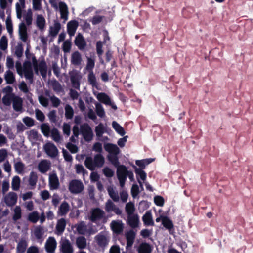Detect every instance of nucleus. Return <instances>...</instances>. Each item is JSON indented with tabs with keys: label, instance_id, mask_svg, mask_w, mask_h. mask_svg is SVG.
Segmentation results:
<instances>
[{
	"label": "nucleus",
	"instance_id": "bf43d9fd",
	"mask_svg": "<svg viewBox=\"0 0 253 253\" xmlns=\"http://www.w3.org/2000/svg\"><path fill=\"white\" fill-rule=\"evenodd\" d=\"M6 26L8 32L11 34L13 32V24L10 16H8L7 17L6 20Z\"/></svg>",
	"mask_w": 253,
	"mask_h": 253
},
{
	"label": "nucleus",
	"instance_id": "7ed1b4c3",
	"mask_svg": "<svg viewBox=\"0 0 253 253\" xmlns=\"http://www.w3.org/2000/svg\"><path fill=\"white\" fill-rule=\"evenodd\" d=\"M32 64L36 74H38L39 71L42 77H46L47 73V66L44 59L40 61L38 64L37 60L34 55L32 57Z\"/></svg>",
	"mask_w": 253,
	"mask_h": 253
},
{
	"label": "nucleus",
	"instance_id": "79ce46f5",
	"mask_svg": "<svg viewBox=\"0 0 253 253\" xmlns=\"http://www.w3.org/2000/svg\"><path fill=\"white\" fill-rule=\"evenodd\" d=\"M88 82L89 84L91 85L93 87H96L97 85L96 78L93 71L89 72L88 75Z\"/></svg>",
	"mask_w": 253,
	"mask_h": 253
},
{
	"label": "nucleus",
	"instance_id": "f03ea898",
	"mask_svg": "<svg viewBox=\"0 0 253 253\" xmlns=\"http://www.w3.org/2000/svg\"><path fill=\"white\" fill-rule=\"evenodd\" d=\"M105 151L109 153L107 159L115 167L120 164L118 155L120 152V149L116 145L112 143H106L104 145Z\"/></svg>",
	"mask_w": 253,
	"mask_h": 253
},
{
	"label": "nucleus",
	"instance_id": "f704fd0d",
	"mask_svg": "<svg viewBox=\"0 0 253 253\" xmlns=\"http://www.w3.org/2000/svg\"><path fill=\"white\" fill-rule=\"evenodd\" d=\"M117 176H127V173L128 172V170L127 168L123 165H119L118 167H117Z\"/></svg>",
	"mask_w": 253,
	"mask_h": 253
},
{
	"label": "nucleus",
	"instance_id": "a19ab883",
	"mask_svg": "<svg viewBox=\"0 0 253 253\" xmlns=\"http://www.w3.org/2000/svg\"><path fill=\"white\" fill-rule=\"evenodd\" d=\"M135 206L133 203L129 202L126 204L125 210L127 215L133 214L135 211Z\"/></svg>",
	"mask_w": 253,
	"mask_h": 253
},
{
	"label": "nucleus",
	"instance_id": "0eeeda50",
	"mask_svg": "<svg viewBox=\"0 0 253 253\" xmlns=\"http://www.w3.org/2000/svg\"><path fill=\"white\" fill-rule=\"evenodd\" d=\"M105 211L108 213L114 212L116 214L120 215L122 213V211L110 200L108 199L105 205Z\"/></svg>",
	"mask_w": 253,
	"mask_h": 253
},
{
	"label": "nucleus",
	"instance_id": "e433bc0d",
	"mask_svg": "<svg viewBox=\"0 0 253 253\" xmlns=\"http://www.w3.org/2000/svg\"><path fill=\"white\" fill-rule=\"evenodd\" d=\"M97 99L105 104L110 105L111 104L110 97L105 93H99L97 95Z\"/></svg>",
	"mask_w": 253,
	"mask_h": 253
},
{
	"label": "nucleus",
	"instance_id": "680f3d73",
	"mask_svg": "<svg viewBox=\"0 0 253 253\" xmlns=\"http://www.w3.org/2000/svg\"><path fill=\"white\" fill-rule=\"evenodd\" d=\"M66 147L73 154L76 153L78 151V147L70 142L67 143Z\"/></svg>",
	"mask_w": 253,
	"mask_h": 253
},
{
	"label": "nucleus",
	"instance_id": "c9c22d12",
	"mask_svg": "<svg viewBox=\"0 0 253 253\" xmlns=\"http://www.w3.org/2000/svg\"><path fill=\"white\" fill-rule=\"evenodd\" d=\"M85 166L90 170H94L95 168V165L94 163V160L91 157H87L84 161Z\"/></svg>",
	"mask_w": 253,
	"mask_h": 253
},
{
	"label": "nucleus",
	"instance_id": "a18cd8bd",
	"mask_svg": "<svg viewBox=\"0 0 253 253\" xmlns=\"http://www.w3.org/2000/svg\"><path fill=\"white\" fill-rule=\"evenodd\" d=\"M51 137L53 140L56 142H59L61 141V137L58 130L56 128H53L51 131Z\"/></svg>",
	"mask_w": 253,
	"mask_h": 253
},
{
	"label": "nucleus",
	"instance_id": "c85d7f7f",
	"mask_svg": "<svg viewBox=\"0 0 253 253\" xmlns=\"http://www.w3.org/2000/svg\"><path fill=\"white\" fill-rule=\"evenodd\" d=\"M93 160L95 167L98 168L102 167L105 162L104 158L101 154L95 155Z\"/></svg>",
	"mask_w": 253,
	"mask_h": 253
},
{
	"label": "nucleus",
	"instance_id": "de8ad7c7",
	"mask_svg": "<svg viewBox=\"0 0 253 253\" xmlns=\"http://www.w3.org/2000/svg\"><path fill=\"white\" fill-rule=\"evenodd\" d=\"M71 82L73 87L79 89L80 83L79 78L77 75H72L70 77Z\"/></svg>",
	"mask_w": 253,
	"mask_h": 253
},
{
	"label": "nucleus",
	"instance_id": "c756f323",
	"mask_svg": "<svg viewBox=\"0 0 253 253\" xmlns=\"http://www.w3.org/2000/svg\"><path fill=\"white\" fill-rule=\"evenodd\" d=\"M15 171L18 174H23L25 169V164L21 161L16 162L14 164Z\"/></svg>",
	"mask_w": 253,
	"mask_h": 253
},
{
	"label": "nucleus",
	"instance_id": "c03bdc74",
	"mask_svg": "<svg viewBox=\"0 0 253 253\" xmlns=\"http://www.w3.org/2000/svg\"><path fill=\"white\" fill-rule=\"evenodd\" d=\"M86 225L84 221H81L76 225V230L79 234L84 235L86 231Z\"/></svg>",
	"mask_w": 253,
	"mask_h": 253
},
{
	"label": "nucleus",
	"instance_id": "f257e3e1",
	"mask_svg": "<svg viewBox=\"0 0 253 253\" xmlns=\"http://www.w3.org/2000/svg\"><path fill=\"white\" fill-rule=\"evenodd\" d=\"M15 67L17 72L19 76L22 77L24 73L25 78L30 83L33 82L34 74L32 68V63L30 61H25L23 63V67L20 61H16Z\"/></svg>",
	"mask_w": 253,
	"mask_h": 253
},
{
	"label": "nucleus",
	"instance_id": "69168bd1",
	"mask_svg": "<svg viewBox=\"0 0 253 253\" xmlns=\"http://www.w3.org/2000/svg\"><path fill=\"white\" fill-rule=\"evenodd\" d=\"M95 66V62L94 60L91 58H88L87 59V65L86 66V69L89 71V72H91L93 71V69L94 68Z\"/></svg>",
	"mask_w": 253,
	"mask_h": 253
},
{
	"label": "nucleus",
	"instance_id": "4d7b16f0",
	"mask_svg": "<svg viewBox=\"0 0 253 253\" xmlns=\"http://www.w3.org/2000/svg\"><path fill=\"white\" fill-rule=\"evenodd\" d=\"M32 12L31 9H29L27 11V12L25 16V20L26 23V24L28 26H29L32 24Z\"/></svg>",
	"mask_w": 253,
	"mask_h": 253
},
{
	"label": "nucleus",
	"instance_id": "603ef678",
	"mask_svg": "<svg viewBox=\"0 0 253 253\" xmlns=\"http://www.w3.org/2000/svg\"><path fill=\"white\" fill-rule=\"evenodd\" d=\"M133 168L135 169V172L137 176H139V178L143 181H144L146 179V173L141 169L137 168L136 166H133Z\"/></svg>",
	"mask_w": 253,
	"mask_h": 253
},
{
	"label": "nucleus",
	"instance_id": "412c9836",
	"mask_svg": "<svg viewBox=\"0 0 253 253\" xmlns=\"http://www.w3.org/2000/svg\"><path fill=\"white\" fill-rule=\"evenodd\" d=\"M142 220L146 226H154L155 223L152 219V213L150 211H147L143 216Z\"/></svg>",
	"mask_w": 253,
	"mask_h": 253
},
{
	"label": "nucleus",
	"instance_id": "b1692460",
	"mask_svg": "<svg viewBox=\"0 0 253 253\" xmlns=\"http://www.w3.org/2000/svg\"><path fill=\"white\" fill-rule=\"evenodd\" d=\"M162 224L166 229L169 231L170 233L171 231L174 230V225L172 221L168 216H165V217H164Z\"/></svg>",
	"mask_w": 253,
	"mask_h": 253
},
{
	"label": "nucleus",
	"instance_id": "0e129e2a",
	"mask_svg": "<svg viewBox=\"0 0 253 253\" xmlns=\"http://www.w3.org/2000/svg\"><path fill=\"white\" fill-rule=\"evenodd\" d=\"M52 86L53 89L57 92H60L62 90V88L60 84L56 80H54L52 82Z\"/></svg>",
	"mask_w": 253,
	"mask_h": 253
},
{
	"label": "nucleus",
	"instance_id": "393cba45",
	"mask_svg": "<svg viewBox=\"0 0 253 253\" xmlns=\"http://www.w3.org/2000/svg\"><path fill=\"white\" fill-rule=\"evenodd\" d=\"M95 240L98 245L100 247H104L108 244V241L106 236L101 234L97 235L95 237Z\"/></svg>",
	"mask_w": 253,
	"mask_h": 253
},
{
	"label": "nucleus",
	"instance_id": "2eb2a0df",
	"mask_svg": "<svg viewBox=\"0 0 253 253\" xmlns=\"http://www.w3.org/2000/svg\"><path fill=\"white\" fill-rule=\"evenodd\" d=\"M75 44L80 50H82L84 49L86 45V43L82 34H79L77 36L75 40Z\"/></svg>",
	"mask_w": 253,
	"mask_h": 253
},
{
	"label": "nucleus",
	"instance_id": "6ab92c4d",
	"mask_svg": "<svg viewBox=\"0 0 253 253\" xmlns=\"http://www.w3.org/2000/svg\"><path fill=\"white\" fill-rule=\"evenodd\" d=\"M19 35L21 40L24 42H26L28 38L27 31L26 26L23 22L19 24Z\"/></svg>",
	"mask_w": 253,
	"mask_h": 253
},
{
	"label": "nucleus",
	"instance_id": "8fccbe9b",
	"mask_svg": "<svg viewBox=\"0 0 253 253\" xmlns=\"http://www.w3.org/2000/svg\"><path fill=\"white\" fill-rule=\"evenodd\" d=\"M65 117L68 119H71L73 118L74 115V110L71 106L67 104L65 107Z\"/></svg>",
	"mask_w": 253,
	"mask_h": 253
},
{
	"label": "nucleus",
	"instance_id": "5fc2aeb1",
	"mask_svg": "<svg viewBox=\"0 0 253 253\" xmlns=\"http://www.w3.org/2000/svg\"><path fill=\"white\" fill-rule=\"evenodd\" d=\"M14 214L13 216V220L17 221L21 218V209L20 206H17L14 210Z\"/></svg>",
	"mask_w": 253,
	"mask_h": 253
},
{
	"label": "nucleus",
	"instance_id": "7c9ffc66",
	"mask_svg": "<svg viewBox=\"0 0 253 253\" xmlns=\"http://www.w3.org/2000/svg\"><path fill=\"white\" fill-rule=\"evenodd\" d=\"M49 169V165L46 160H42L38 165V169L42 173L47 172Z\"/></svg>",
	"mask_w": 253,
	"mask_h": 253
},
{
	"label": "nucleus",
	"instance_id": "58836bf2",
	"mask_svg": "<svg viewBox=\"0 0 253 253\" xmlns=\"http://www.w3.org/2000/svg\"><path fill=\"white\" fill-rule=\"evenodd\" d=\"M112 127L115 131L121 136H124L125 134V131L123 127L116 121H113Z\"/></svg>",
	"mask_w": 253,
	"mask_h": 253
},
{
	"label": "nucleus",
	"instance_id": "6e6552de",
	"mask_svg": "<svg viewBox=\"0 0 253 253\" xmlns=\"http://www.w3.org/2000/svg\"><path fill=\"white\" fill-rule=\"evenodd\" d=\"M46 153L52 158H55L58 154V150L56 146L52 143H48L44 146Z\"/></svg>",
	"mask_w": 253,
	"mask_h": 253
},
{
	"label": "nucleus",
	"instance_id": "4be33fe9",
	"mask_svg": "<svg viewBox=\"0 0 253 253\" xmlns=\"http://www.w3.org/2000/svg\"><path fill=\"white\" fill-rule=\"evenodd\" d=\"M69 208V204L66 201H63L59 208L58 214L60 216L65 215L68 212Z\"/></svg>",
	"mask_w": 253,
	"mask_h": 253
},
{
	"label": "nucleus",
	"instance_id": "1a4fd4ad",
	"mask_svg": "<svg viewBox=\"0 0 253 253\" xmlns=\"http://www.w3.org/2000/svg\"><path fill=\"white\" fill-rule=\"evenodd\" d=\"M17 201V194L13 192H9L4 198L5 204L9 207H11L16 204Z\"/></svg>",
	"mask_w": 253,
	"mask_h": 253
},
{
	"label": "nucleus",
	"instance_id": "9d476101",
	"mask_svg": "<svg viewBox=\"0 0 253 253\" xmlns=\"http://www.w3.org/2000/svg\"><path fill=\"white\" fill-rule=\"evenodd\" d=\"M60 250L62 253H73V246L68 239L63 241L60 244Z\"/></svg>",
	"mask_w": 253,
	"mask_h": 253
},
{
	"label": "nucleus",
	"instance_id": "72a5a7b5",
	"mask_svg": "<svg viewBox=\"0 0 253 253\" xmlns=\"http://www.w3.org/2000/svg\"><path fill=\"white\" fill-rule=\"evenodd\" d=\"M45 24V20L42 15H38L36 19V25L41 30L44 29Z\"/></svg>",
	"mask_w": 253,
	"mask_h": 253
},
{
	"label": "nucleus",
	"instance_id": "cd10ccee",
	"mask_svg": "<svg viewBox=\"0 0 253 253\" xmlns=\"http://www.w3.org/2000/svg\"><path fill=\"white\" fill-rule=\"evenodd\" d=\"M60 29V23L58 21H55L53 26H51L50 27L49 34L52 37H55L58 34Z\"/></svg>",
	"mask_w": 253,
	"mask_h": 253
},
{
	"label": "nucleus",
	"instance_id": "052dcab7",
	"mask_svg": "<svg viewBox=\"0 0 253 253\" xmlns=\"http://www.w3.org/2000/svg\"><path fill=\"white\" fill-rule=\"evenodd\" d=\"M154 201L155 204L158 206L162 207L164 205V199L161 196H156L154 198Z\"/></svg>",
	"mask_w": 253,
	"mask_h": 253
},
{
	"label": "nucleus",
	"instance_id": "37998d69",
	"mask_svg": "<svg viewBox=\"0 0 253 253\" xmlns=\"http://www.w3.org/2000/svg\"><path fill=\"white\" fill-rule=\"evenodd\" d=\"M39 213L37 211H33L29 213L28 216V220L33 223H36L39 220Z\"/></svg>",
	"mask_w": 253,
	"mask_h": 253
},
{
	"label": "nucleus",
	"instance_id": "09e8293b",
	"mask_svg": "<svg viewBox=\"0 0 253 253\" xmlns=\"http://www.w3.org/2000/svg\"><path fill=\"white\" fill-rule=\"evenodd\" d=\"M95 131L97 137H101L105 131L103 124L101 123H99V125L95 127Z\"/></svg>",
	"mask_w": 253,
	"mask_h": 253
},
{
	"label": "nucleus",
	"instance_id": "dca6fc26",
	"mask_svg": "<svg viewBox=\"0 0 253 253\" xmlns=\"http://www.w3.org/2000/svg\"><path fill=\"white\" fill-rule=\"evenodd\" d=\"M78 25V22L75 20H71L67 23V32L70 36L74 35Z\"/></svg>",
	"mask_w": 253,
	"mask_h": 253
},
{
	"label": "nucleus",
	"instance_id": "423d86ee",
	"mask_svg": "<svg viewBox=\"0 0 253 253\" xmlns=\"http://www.w3.org/2000/svg\"><path fill=\"white\" fill-rule=\"evenodd\" d=\"M104 216V211L99 208H96L91 211L89 219L91 222L95 223L97 221L103 218Z\"/></svg>",
	"mask_w": 253,
	"mask_h": 253
},
{
	"label": "nucleus",
	"instance_id": "2f4dec72",
	"mask_svg": "<svg viewBox=\"0 0 253 253\" xmlns=\"http://www.w3.org/2000/svg\"><path fill=\"white\" fill-rule=\"evenodd\" d=\"M38 181V175L36 172L31 171L30 173L29 178L28 180L29 184L34 187Z\"/></svg>",
	"mask_w": 253,
	"mask_h": 253
},
{
	"label": "nucleus",
	"instance_id": "a878e982",
	"mask_svg": "<svg viewBox=\"0 0 253 253\" xmlns=\"http://www.w3.org/2000/svg\"><path fill=\"white\" fill-rule=\"evenodd\" d=\"M27 246L28 244L27 241L24 239H21L17 245V253H24L26 251Z\"/></svg>",
	"mask_w": 253,
	"mask_h": 253
},
{
	"label": "nucleus",
	"instance_id": "49530a36",
	"mask_svg": "<svg viewBox=\"0 0 253 253\" xmlns=\"http://www.w3.org/2000/svg\"><path fill=\"white\" fill-rule=\"evenodd\" d=\"M14 97V94H6L2 99V103L5 106H10Z\"/></svg>",
	"mask_w": 253,
	"mask_h": 253
},
{
	"label": "nucleus",
	"instance_id": "e2e57ef3",
	"mask_svg": "<svg viewBox=\"0 0 253 253\" xmlns=\"http://www.w3.org/2000/svg\"><path fill=\"white\" fill-rule=\"evenodd\" d=\"M23 53V48L22 44H18L15 48V55L18 57L20 58L22 56Z\"/></svg>",
	"mask_w": 253,
	"mask_h": 253
},
{
	"label": "nucleus",
	"instance_id": "a211bd4d",
	"mask_svg": "<svg viewBox=\"0 0 253 253\" xmlns=\"http://www.w3.org/2000/svg\"><path fill=\"white\" fill-rule=\"evenodd\" d=\"M49 184L51 189H57L59 187V181L56 174H52L50 175L49 178Z\"/></svg>",
	"mask_w": 253,
	"mask_h": 253
},
{
	"label": "nucleus",
	"instance_id": "13d9d810",
	"mask_svg": "<svg viewBox=\"0 0 253 253\" xmlns=\"http://www.w3.org/2000/svg\"><path fill=\"white\" fill-rule=\"evenodd\" d=\"M108 192L110 197L115 202H118L119 200V197L117 193L115 192L112 188L108 189Z\"/></svg>",
	"mask_w": 253,
	"mask_h": 253
},
{
	"label": "nucleus",
	"instance_id": "4c0bfd02",
	"mask_svg": "<svg viewBox=\"0 0 253 253\" xmlns=\"http://www.w3.org/2000/svg\"><path fill=\"white\" fill-rule=\"evenodd\" d=\"M5 80L8 84H12L15 81V76L12 72L8 70L5 74Z\"/></svg>",
	"mask_w": 253,
	"mask_h": 253
},
{
	"label": "nucleus",
	"instance_id": "864d4df0",
	"mask_svg": "<svg viewBox=\"0 0 253 253\" xmlns=\"http://www.w3.org/2000/svg\"><path fill=\"white\" fill-rule=\"evenodd\" d=\"M95 106L97 115L101 118L104 117L105 115V113L102 105L99 103H96Z\"/></svg>",
	"mask_w": 253,
	"mask_h": 253
},
{
	"label": "nucleus",
	"instance_id": "6e6d98bb",
	"mask_svg": "<svg viewBox=\"0 0 253 253\" xmlns=\"http://www.w3.org/2000/svg\"><path fill=\"white\" fill-rule=\"evenodd\" d=\"M8 40L5 36H2L0 40V48L2 50H5L7 48Z\"/></svg>",
	"mask_w": 253,
	"mask_h": 253
},
{
	"label": "nucleus",
	"instance_id": "39448f33",
	"mask_svg": "<svg viewBox=\"0 0 253 253\" xmlns=\"http://www.w3.org/2000/svg\"><path fill=\"white\" fill-rule=\"evenodd\" d=\"M68 189L71 193L79 194L84 190V186L81 180L73 179L69 182Z\"/></svg>",
	"mask_w": 253,
	"mask_h": 253
},
{
	"label": "nucleus",
	"instance_id": "bb28decb",
	"mask_svg": "<svg viewBox=\"0 0 253 253\" xmlns=\"http://www.w3.org/2000/svg\"><path fill=\"white\" fill-rule=\"evenodd\" d=\"M82 62L81 55L78 51L73 52L71 56V62L76 66L80 65Z\"/></svg>",
	"mask_w": 253,
	"mask_h": 253
},
{
	"label": "nucleus",
	"instance_id": "ea45409f",
	"mask_svg": "<svg viewBox=\"0 0 253 253\" xmlns=\"http://www.w3.org/2000/svg\"><path fill=\"white\" fill-rule=\"evenodd\" d=\"M20 186V178L18 176H15L12 180L11 187L13 190L17 191Z\"/></svg>",
	"mask_w": 253,
	"mask_h": 253
},
{
	"label": "nucleus",
	"instance_id": "5701e85b",
	"mask_svg": "<svg viewBox=\"0 0 253 253\" xmlns=\"http://www.w3.org/2000/svg\"><path fill=\"white\" fill-rule=\"evenodd\" d=\"M13 108L16 112H20L22 110V100L18 96H15L13 99Z\"/></svg>",
	"mask_w": 253,
	"mask_h": 253
},
{
	"label": "nucleus",
	"instance_id": "9b49d317",
	"mask_svg": "<svg viewBox=\"0 0 253 253\" xmlns=\"http://www.w3.org/2000/svg\"><path fill=\"white\" fill-rule=\"evenodd\" d=\"M56 241L54 237H49L45 244V250L48 253H53L56 247Z\"/></svg>",
	"mask_w": 253,
	"mask_h": 253
},
{
	"label": "nucleus",
	"instance_id": "4468645a",
	"mask_svg": "<svg viewBox=\"0 0 253 253\" xmlns=\"http://www.w3.org/2000/svg\"><path fill=\"white\" fill-rule=\"evenodd\" d=\"M59 10L61 15V18L64 20L65 21L67 20L68 16V8L67 4L64 2L61 1L59 3Z\"/></svg>",
	"mask_w": 253,
	"mask_h": 253
},
{
	"label": "nucleus",
	"instance_id": "3c124183",
	"mask_svg": "<svg viewBox=\"0 0 253 253\" xmlns=\"http://www.w3.org/2000/svg\"><path fill=\"white\" fill-rule=\"evenodd\" d=\"M41 129L42 134L46 137H48L50 131V126L48 124L43 123L41 126Z\"/></svg>",
	"mask_w": 253,
	"mask_h": 253
},
{
	"label": "nucleus",
	"instance_id": "ddd939ff",
	"mask_svg": "<svg viewBox=\"0 0 253 253\" xmlns=\"http://www.w3.org/2000/svg\"><path fill=\"white\" fill-rule=\"evenodd\" d=\"M138 253H151L153 247L148 243L142 242L137 248Z\"/></svg>",
	"mask_w": 253,
	"mask_h": 253
},
{
	"label": "nucleus",
	"instance_id": "774afa93",
	"mask_svg": "<svg viewBox=\"0 0 253 253\" xmlns=\"http://www.w3.org/2000/svg\"><path fill=\"white\" fill-rule=\"evenodd\" d=\"M36 119L41 121L43 122L45 119V116L43 112L39 109L36 110Z\"/></svg>",
	"mask_w": 253,
	"mask_h": 253
},
{
	"label": "nucleus",
	"instance_id": "20e7f679",
	"mask_svg": "<svg viewBox=\"0 0 253 253\" xmlns=\"http://www.w3.org/2000/svg\"><path fill=\"white\" fill-rule=\"evenodd\" d=\"M80 131L85 141L89 142L92 139L93 132L87 123H85L81 125Z\"/></svg>",
	"mask_w": 253,
	"mask_h": 253
},
{
	"label": "nucleus",
	"instance_id": "338daca9",
	"mask_svg": "<svg viewBox=\"0 0 253 253\" xmlns=\"http://www.w3.org/2000/svg\"><path fill=\"white\" fill-rule=\"evenodd\" d=\"M103 172L107 177H111L114 174V172L108 167H105L103 169Z\"/></svg>",
	"mask_w": 253,
	"mask_h": 253
},
{
	"label": "nucleus",
	"instance_id": "f8f14e48",
	"mask_svg": "<svg viewBox=\"0 0 253 253\" xmlns=\"http://www.w3.org/2000/svg\"><path fill=\"white\" fill-rule=\"evenodd\" d=\"M127 223L132 228H135L138 226L139 220L138 214H133L127 215Z\"/></svg>",
	"mask_w": 253,
	"mask_h": 253
},
{
	"label": "nucleus",
	"instance_id": "aec40b11",
	"mask_svg": "<svg viewBox=\"0 0 253 253\" xmlns=\"http://www.w3.org/2000/svg\"><path fill=\"white\" fill-rule=\"evenodd\" d=\"M66 226V221L64 218L58 220L56 226V231L58 235H61L64 231Z\"/></svg>",
	"mask_w": 253,
	"mask_h": 253
},
{
	"label": "nucleus",
	"instance_id": "473e14b6",
	"mask_svg": "<svg viewBox=\"0 0 253 253\" xmlns=\"http://www.w3.org/2000/svg\"><path fill=\"white\" fill-rule=\"evenodd\" d=\"M76 245L80 249H84L86 246V240L84 236H80L76 239Z\"/></svg>",
	"mask_w": 253,
	"mask_h": 253
},
{
	"label": "nucleus",
	"instance_id": "f3484780",
	"mask_svg": "<svg viewBox=\"0 0 253 253\" xmlns=\"http://www.w3.org/2000/svg\"><path fill=\"white\" fill-rule=\"evenodd\" d=\"M113 231L117 234H120L123 231V224L122 222L113 220L110 224Z\"/></svg>",
	"mask_w": 253,
	"mask_h": 253
}]
</instances>
